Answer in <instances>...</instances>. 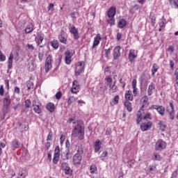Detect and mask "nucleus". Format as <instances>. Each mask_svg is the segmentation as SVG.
<instances>
[{"instance_id": "nucleus-1", "label": "nucleus", "mask_w": 178, "mask_h": 178, "mask_svg": "<svg viewBox=\"0 0 178 178\" xmlns=\"http://www.w3.org/2000/svg\"><path fill=\"white\" fill-rule=\"evenodd\" d=\"M84 124L83 121H78L76 124L72 131V137L76 138L77 137L79 140H84Z\"/></svg>"}, {"instance_id": "nucleus-2", "label": "nucleus", "mask_w": 178, "mask_h": 178, "mask_svg": "<svg viewBox=\"0 0 178 178\" xmlns=\"http://www.w3.org/2000/svg\"><path fill=\"white\" fill-rule=\"evenodd\" d=\"M147 119H151V113H146L144 115V109L140 108L136 114V123L140 124L141 120H143V122H147Z\"/></svg>"}, {"instance_id": "nucleus-3", "label": "nucleus", "mask_w": 178, "mask_h": 178, "mask_svg": "<svg viewBox=\"0 0 178 178\" xmlns=\"http://www.w3.org/2000/svg\"><path fill=\"white\" fill-rule=\"evenodd\" d=\"M149 109L150 111H154V109H155L161 116H163L165 115V108L163 106L154 104L149 108Z\"/></svg>"}, {"instance_id": "nucleus-4", "label": "nucleus", "mask_w": 178, "mask_h": 178, "mask_svg": "<svg viewBox=\"0 0 178 178\" xmlns=\"http://www.w3.org/2000/svg\"><path fill=\"white\" fill-rule=\"evenodd\" d=\"M69 31L71 34H73L74 40H78L80 38V35H79V29H77L74 25L70 24Z\"/></svg>"}, {"instance_id": "nucleus-5", "label": "nucleus", "mask_w": 178, "mask_h": 178, "mask_svg": "<svg viewBox=\"0 0 178 178\" xmlns=\"http://www.w3.org/2000/svg\"><path fill=\"white\" fill-rule=\"evenodd\" d=\"M165 148H166V142H165L162 139H160L156 141L155 144L156 151H163V149H165Z\"/></svg>"}, {"instance_id": "nucleus-6", "label": "nucleus", "mask_w": 178, "mask_h": 178, "mask_svg": "<svg viewBox=\"0 0 178 178\" xmlns=\"http://www.w3.org/2000/svg\"><path fill=\"white\" fill-rule=\"evenodd\" d=\"M84 72V62L79 61L77 63L75 68V76H80V74Z\"/></svg>"}, {"instance_id": "nucleus-7", "label": "nucleus", "mask_w": 178, "mask_h": 178, "mask_svg": "<svg viewBox=\"0 0 178 178\" xmlns=\"http://www.w3.org/2000/svg\"><path fill=\"white\" fill-rule=\"evenodd\" d=\"M152 127V122L151 121H142V124H140V129L142 131H147L149 130Z\"/></svg>"}, {"instance_id": "nucleus-8", "label": "nucleus", "mask_w": 178, "mask_h": 178, "mask_svg": "<svg viewBox=\"0 0 178 178\" xmlns=\"http://www.w3.org/2000/svg\"><path fill=\"white\" fill-rule=\"evenodd\" d=\"M73 50H67L65 52V62L66 65H70L72 63V56H73Z\"/></svg>"}, {"instance_id": "nucleus-9", "label": "nucleus", "mask_w": 178, "mask_h": 178, "mask_svg": "<svg viewBox=\"0 0 178 178\" xmlns=\"http://www.w3.org/2000/svg\"><path fill=\"white\" fill-rule=\"evenodd\" d=\"M51 67H52V56L49 55L45 61V71L46 73H48L49 70H51Z\"/></svg>"}, {"instance_id": "nucleus-10", "label": "nucleus", "mask_w": 178, "mask_h": 178, "mask_svg": "<svg viewBox=\"0 0 178 178\" xmlns=\"http://www.w3.org/2000/svg\"><path fill=\"white\" fill-rule=\"evenodd\" d=\"M142 107L141 109H144V108H147L148 105H149V98L147 95H144L141 99Z\"/></svg>"}, {"instance_id": "nucleus-11", "label": "nucleus", "mask_w": 178, "mask_h": 178, "mask_svg": "<svg viewBox=\"0 0 178 178\" xmlns=\"http://www.w3.org/2000/svg\"><path fill=\"white\" fill-rule=\"evenodd\" d=\"M12 103V99H10V96L9 94L6 93L5 97L3 99V106H10Z\"/></svg>"}, {"instance_id": "nucleus-12", "label": "nucleus", "mask_w": 178, "mask_h": 178, "mask_svg": "<svg viewBox=\"0 0 178 178\" xmlns=\"http://www.w3.org/2000/svg\"><path fill=\"white\" fill-rule=\"evenodd\" d=\"M70 158H72L70 149H66L61 153V159H63V161H67V159H70Z\"/></svg>"}, {"instance_id": "nucleus-13", "label": "nucleus", "mask_w": 178, "mask_h": 178, "mask_svg": "<svg viewBox=\"0 0 178 178\" xmlns=\"http://www.w3.org/2000/svg\"><path fill=\"white\" fill-rule=\"evenodd\" d=\"M61 168L63 170L65 171V175H70L72 172V169H70V167H69V164L67 163H62Z\"/></svg>"}, {"instance_id": "nucleus-14", "label": "nucleus", "mask_w": 178, "mask_h": 178, "mask_svg": "<svg viewBox=\"0 0 178 178\" xmlns=\"http://www.w3.org/2000/svg\"><path fill=\"white\" fill-rule=\"evenodd\" d=\"M79 90H80L79 82L74 81L72 83V88H71V92H72V94H77V92H79Z\"/></svg>"}, {"instance_id": "nucleus-15", "label": "nucleus", "mask_w": 178, "mask_h": 178, "mask_svg": "<svg viewBox=\"0 0 178 178\" xmlns=\"http://www.w3.org/2000/svg\"><path fill=\"white\" fill-rule=\"evenodd\" d=\"M120 49H122V47L120 46H118L115 47L113 51V58L116 60L120 58Z\"/></svg>"}, {"instance_id": "nucleus-16", "label": "nucleus", "mask_w": 178, "mask_h": 178, "mask_svg": "<svg viewBox=\"0 0 178 178\" xmlns=\"http://www.w3.org/2000/svg\"><path fill=\"white\" fill-rule=\"evenodd\" d=\"M102 40L101 38V34L98 33L95 38H94V42L92 48L94 49L95 47H98L99 45V42Z\"/></svg>"}, {"instance_id": "nucleus-17", "label": "nucleus", "mask_w": 178, "mask_h": 178, "mask_svg": "<svg viewBox=\"0 0 178 178\" xmlns=\"http://www.w3.org/2000/svg\"><path fill=\"white\" fill-rule=\"evenodd\" d=\"M81 159H83L81 155L75 154L73 157V163L74 165H79L80 162H81Z\"/></svg>"}, {"instance_id": "nucleus-18", "label": "nucleus", "mask_w": 178, "mask_h": 178, "mask_svg": "<svg viewBox=\"0 0 178 178\" xmlns=\"http://www.w3.org/2000/svg\"><path fill=\"white\" fill-rule=\"evenodd\" d=\"M115 15H116V8L111 7L107 12L108 17H115Z\"/></svg>"}, {"instance_id": "nucleus-19", "label": "nucleus", "mask_w": 178, "mask_h": 178, "mask_svg": "<svg viewBox=\"0 0 178 178\" xmlns=\"http://www.w3.org/2000/svg\"><path fill=\"white\" fill-rule=\"evenodd\" d=\"M33 31H34V25L33 24V23L29 22L26 25V27L25 29V32L26 33V34H30V33H33Z\"/></svg>"}, {"instance_id": "nucleus-20", "label": "nucleus", "mask_w": 178, "mask_h": 178, "mask_svg": "<svg viewBox=\"0 0 178 178\" xmlns=\"http://www.w3.org/2000/svg\"><path fill=\"white\" fill-rule=\"evenodd\" d=\"M102 145V142L99 140V139H97L94 145V148H95V152H98L99 149H101Z\"/></svg>"}, {"instance_id": "nucleus-21", "label": "nucleus", "mask_w": 178, "mask_h": 178, "mask_svg": "<svg viewBox=\"0 0 178 178\" xmlns=\"http://www.w3.org/2000/svg\"><path fill=\"white\" fill-rule=\"evenodd\" d=\"M58 39L62 44H66V42H67V39L65 38V31H62L60 32V34L58 35Z\"/></svg>"}, {"instance_id": "nucleus-22", "label": "nucleus", "mask_w": 178, "mask_h": 178, "mask_svg": "<svg viewBox=\"0 0 178 178\" xmlns=\"http://www.w3.org/2000/svg\"><path fill=\"white\" fill-rule=\"evenodd\" d=\"M29 108H31V101L30 99H26L25 101V107L23 109V112L27 113Z\"/></svg>"}, {"instance_id": "nucleus-23", "label": "nucleus", "mask_w": 178, "mask_h": 178, "mask_svg": "<svg viewBox=\"0 0 178 178\" xmlns=\"http://www.w3.org/2000/svg\"><path fill=\"white\" fill-rule=\"evenodd\" d=\"M170 119H171V120H175V106H173V103L170 102Z\"/></svg>"}, {"instance_id": "nucleus-24", "label": "nucleus", "mask_w": 178, "mask_h": 178, "mask_svg": "<svg viewBox=\"0 0 178 178\" xmlns=\"http://www.w3.org/2000/svg\"><path fill=\"white\" fill-rule=\"evenodd\" d=\"M136 58H137V55L134 54V49H131L129 54V62H134Z\"/></svg>"}, {"instance_id": "nucleus-25", "label": "nucleus", "mask_w": 178, "mask_h": 178, "mask_svg": "<svg viewBox=\"0 0 178 178\" xmlns=\"http://www.w3.org/2000/svg\"><path fill=\"white\" fill-rule=\"evenodd\" d=\"M8 69L9 70H10V69H12V66L13 65V54L10 53V56L8 58Z\"/></svg>"}, {"instance_id": "nucleus-26", "label": "nucleus", "mask_w": 178, "mask_h": 178, "mask_svg": "<svg viewBox=\"0 0 178 178\" xmlns=\"http://www.w3.org/2000/svg\"><path fill=\"white\" fill-rule=\"evenodd\" d=\"M154 90H155V84H154V83H151L147 89V95H149V97L152 95V91Z\"/></svg>"}, {"instance_id": "nucleus-27", "label": "nucleus", "mask_w": 178, "mask_h": 178, "mask_svg": "<svg viewBox=\"0 0 178 178\" xmlns=\"http://www.w3.org/2000/svg\"><path fill=\"white\" fill-rule=\"evenodd\" d=\"M35 41L38 45H40L42 43V41H44V36L41 35L40 34H38L35 38Z\"/></svg>"}, {"instance_id": "nucleus-28", "label": "nucleus", "mask_w": 178, "mask_h": 178, "mask_svg": "<svg viewBox=\"0 0 178 178\" xmlns=\"http://www.w3.org/2000/svg\"><path fill=\"white\" fill-rule=\"evenodd\" d=\"M132 87H133V94L134 97H136V95H137V80L136 79H133Z\"/></svg>"}, {"instance_id": "nucleus-29", "label": "nucleus", "mask_w": 178, "mask_h": 178, "mask_svg": "<svg viewBox=\"0 0 178 178\" xmlns=\"http://www.w3.org/2000/svg\"><path fill=\"white\" fill-rule=\"evenodd\" d=\"M47 111H49L51 113L55 112V104L54 103L49 102L46 105Z\"/></svg>"}, {"instance_id": "nucleus-30", "label": "nucleus", "mask_w": 178, "mask_h": 178, "mask_svg": "<svg viewBox=\"0 0 178 178\" xmlns=\"http://www.w3.org/2000/svg\"><path fill=\"white\" fill-rule=\"evenodd\" d=\"M125 99H127V101L133 100V95H131V90H127L125 92Z\"/></svg>"}, {"instance_id": "nucleus-31", "label": "nucleus", "mask_w": 178, "mask_h": 178, "mask_svg": "<svg viewBox=\"0 0 178 178\" xmlns=\"http://www.w3.org/2000/svg\"><path fill=\"white\" fill-rule=\"evenodd\" d=\"M76 149L78 152L76 153L77 155H81L84 152V148L81 145H76Z\"/></svg>"}, {"instance_id": "nucleus-32", "label": "nucleus", "mask_w": 178, "mask_h": 178, "mask_svg": "<svg viewBox=\"0 0 178 178\" xmlns=\"http://www.w3.org/2000/svg\"><path fill=\"white\" fill-rule=\"evenodd\" d=\"M127 24V22L125 19H122L118 21V27L119 29H123Z\"/></svg>"}, {"instance_id": "nucleus-33", "label": "nucleus", "mask_w": 178, "mask_h": 178, "mask_svg": "<svg viewBox=\"0 0 178 178\" xmlns=\"http://www.w3.org/2000/svg\"><path fill=\"white\" fill-rule=\"evenodd\" d=\"M50 44L54 49H58L59 48V42L56 40H52Z\"/></svg>"}, {"instance_id": "nucleus-34", "label": "nucleus", "mask_w": 178, "mask_h": 178, "mask_svg": "<svg viewBox=\"0 0 178 178\" xmlns=\"http://www.w3.org/2000/svg\"><path fill=\"white\" fill-rule=\"evenodd\" d=\"M159 69V67L156 64H153L152 67V76H155V73L158 72V70Z\"/></svg>"}, {"instance_id": "nucleus-35", "label": "nucleus", "mask_w": 178, "mask_h": 178, "mask_svg": "<svg viewBox=\"0 0 178 178\" xmlns=\"http://www.w3.org/2000/svg\"><path fill=\"white\" fill-rule=\"evenodd\" d=\"M124 106L127 108V111L128 112H131L133 111V108H131V103L129 101H126L124 102Z\"/></svg>"}, {"instance_id": "nucleus-36", "label": "nucleus", "mask_w": 178, "mask_h": 178, "mask_svg": "<svg viewBox=\"0 0 178 178\" xmlns=\"http://www.w3.org/2000/svg\"><path fill=\"white\" fill-rule=\"evenodd\" d=\"M2 112H3V118H5V116H6V115H8V113H9V106H3Z\"/></svg>"}, {"instance_id": "nucleus-37", "label": "nucleus", "mask_w": 178, "mask_h": 178, "mask_svg": "<svg viewBox=\"0 0 178 178\" xmlns=\"http://www.w3.org/2000/svg\"><path fill=\"white\" fill-rule=\"evenodd\" d=\"M149 173H151L152 175H155V173H156V167L154 165H149Z\"/></svg>"}, {"instance_id": "nucleus-38", "label": "nucleus", "mask_w": 178, "mask_h": 178, "mask_svg": "<svg viewBox=\"0 0 178 178\" xmlns=\"http://www.w3.org/2000/svg\"><path fill=\"white\" fill-rule=\"evenodd\" d=\"M107 23L110 24V26H115V17H111L107 18Z\"/></svg>"}, {"instance_id": "nucleus-39", "label": "nucleus", "mask_w": 178, "mask_h": 178, "mask_svg": "<svg viewBox=\"0 0 178 178\" xmlns=\"http://www.w3.org/2000/svg\"><path fill=\"white\" fill-rule=\"evenodd\" d=\"M77 97H74V96H70L67 100V104L70 105L71 104H73V102L77 101Z\"/></svg>"}, {"instance_id": "nucleus-40", "label": "nucleus", "mask_w": 178, "mask_h": 178, "mask_svg": "<svg viewBox=\"0 0 178 178\" xmlns=\"http://www.w3.org/2000/svg\"><path fill=\"white\" fill-rule=\"evenodd\" d=\"M111 51H112V47H109L108 49H104L105 58H106V59H109V55H111Z\"/></svg>"}, {"instance_id": "nucleus-41", "label": "nucleus", "mask_w": 178, "mask_h": 178, "mask_svg": "<svg viewBox=\"0 0 178 178\" xmlns=\"http://www.w3.org/2000/svg\"><path fill=\"white\" fill-rule=\"evenodd\" d=\"M154 161H162V157L158 153H154V156L152 158Z\"/></svg>"}, {"instance_id": "nucleus-42", "label": "nucleus", "mask_w": 178, "mask_h": 178, "mask_svg": "<svg viewBox=\"0 0 178 178\" xmlns=\"http://www.w3.org/2000/svg\"><path fill=\"white\" fill-rule=\"evenodd\" d=\"M33 111L35 113H38V115H40V113L42 112V110L41 109V106L33 107Z\"/></svg>"}, {"instance_id": "nucleus-43", "label": "nucleus", "mask_w": 178, "mask_h": 178, "mask_svg": "<svg viewBox=\"0 0 178 178\" xmlns=\"http://www.w3.org/2000/svg\"><path fill=\"white\" fill-rule=\"evenodd\" d=\"M54 156H60V148L59 146H56L54 150Z\"/></svg>"}, {"instance_id": "nucleus-44", "label": "nucleus", "mask_w": 178, "mask_h": 178, "mask_svg": "<svg viewBox=\"0 0 178 178\" xmlns=\"http://www.w3.org/2000/svg\"><path fill=\"white\" fill-rule=\"evenodd\" d=\"M26 87L28 88L29 90L34 88V83L31 81H28L26 83Z\"/></svg>"}, {"instance_id": "nucleus-45", "label": "nucleus", "mask_w": 178, "mask_h": 178, "mask_svg": "<svg viewBox=\"0 0 178 178\" xmlns=\"http://www.w3.org/2000/svg\"><path fill=\"white\" fill-rule=\"evenodd\" d=\"M32 106L35 107V106H41V103H40V102L37 99H34L32 102Z\"/></svg>"}, {"instance_id": "nucleus-46", "label": "nucleus", "mask_w": 178, "mask_h": 178, "mask_svg": "<svg viewBox=\"0 0 178 178\" xmlns=\"http://www.w3.org/2000/svg\"><path fill=\"white\" fill-rule=\"evenodd\" d=\"M116 82H114V84L113 85H112V83H111V86H109V88H110V91H111V92H116V88H117V87H116V86H115V83Z\"/></svg>"}, {"instance_id": "nucleus-47", "label": "nucleus", "mask_w": 178, "mask_h": 178, "mask_svg": "<svg viewBox=\"0 0 178 178\" xmlns=\"http://www.w3.org/2000/svg\"><path fill=\"white\" fill-rule=\"evenodd\" d=\"M134 163H136V161L130 160L127 163V166H128V168H133Z\"/></svg>"}, {"instance_id": "nucleus-48", "label": "nucleus", "mask_w": 178, "mask_h": 178, "mask_svg": "<svg viewBox=\"0 0 178 178\" xmlns=\"http://www.w3.org/2000/svg\"><path fill=\"white\" fill-rule=\"evenodd\" d=\"M5 60H6V56L0 50V62H5Z\"/></svg>"}, {"instance_id": "nucleus-49", "label": "nucleus", "mask_w": 178, "mask_h": 178, "mask_svg": "<svg viewBox=\"0 0 178 178\" xmlns=\"http://www.w3.org/2000/svg\"><path fill=\"white\" fill-rule=\"evenodd\" d=\"M59 162V156H55L54 155L53 158V163L54 165H58V163Z\"/></svg>"}, {"instance_id": "nucleus-50", "label": "nucleus", "mask_w": 178, "mask_h": 178, "mask_svg": "<svg viewBox=\"0 0 178 178\" xmlns=\"http://www.w3.org/2000/svg\"><path fill=\"white\" fill-rule=\"evenodd\" d=\"M79 16H80V14H79V12H73L71 13L72 19H77Z\"/></svg>"}, {"instance_id": "nucleus-51", "label": "nucleus", "mask_w": 178, "mask_h": 178, "mask_svg": "<svg viewBox=\"0 0 178 178\" xmlns=\"http://www.w3.org/2000/svg\"><path fill=\"white\" fill-rule=\"evenodd\" d=\"M90 173H95L97 172V165H92L90 168Z\"/></svg>"}, {"instance_id": "nucleus-52", "label": "nucleus", "mask_w": 178, "mask_h": 178, "mask_svg": "<svg viewBox=\"0 0 178 178\" xmlns=\"http://www.w3.org/2000/svg\"><path fill=\"white\" fill-rule=\"evenodd\" d=\"M12 145L13 148L15 149L19 147V142L17 141V140H13Z\"/></svg>"}, {"instance_id": "nucleus-53", "label": "nucleus", "mask_w": 178, "mask_h": 178, "mask_svg": "<svg viewBox=\"0 0 178 178\" xmlns=\"http://www.w3.org/2000/svg\"><path fill=\"white\" fill-rule=\"evenodd\" d=\"M108 156V152H104L101 156H100V159L102 161H104L105 158Z\"/></svg>"}, {"instance_id": "nucleus-54", "label": "nucleus", "mask_w": 178, "mask_h": 178, "mask_svg": "<svg viewBox=\"0 0 178 178\" xmlns=\"http://www.w3.org/2000/svg\"><path fill=\"white\" fill-rule=\"evenodd\" d=\"M106 80L107 82V86H108V87H111V84H112V81H113V79H112V78H111L110 76H108Z\"/></svg>"}, {"instance_id": "nucleus-55", "label": "nucleus", "mask_w": 178, "mask_h": 178, "mask_svg": "<svg viewBox=\"0 0 178 178\" xmlns=\"http://www.w3.org/2000/svg\"><path fill=\"white\" fill-rule=\"evenodd\" d=\"M149 19H151V22L154 26L155 24V20H156V18L152 15V13H150Z\"/></svg>"}, {"instance_id": "nucleus-56", "label": "nucleus", "mask_w": 178, "mask_h": 178, "mask_svg": "<svg viewBox=\"0 0 178 178\" xmlns=\"http://www.w3.org/2000/svg\"><path fill=\"white\" fill-rule=\"evenodd\" d=\"M119 99H120L119 95H116L113 99V101H114L113 104L118 105V104H119Z\"/></svg>"}, {"instance_id": "nucleus-57", "label": "nucleus", "mask_w": 178, "mask_h": 178, "mask_svg": "<svg viewBox=\"0 0 178 178\" xmlns=\"http://www.w3.org/2000/svg\"><path fill=\"white\" fill-rule=\"evenodd\" d=\"M4 92H5V89H3V85H1V86H0V95H1V97H3Z\"/></svg>"}, {"instance_id": "nucleus-58", "label": "nucleus", "mask_w": 178, "mask_h": 178, "mask_svg": "<svg viewBox=\"0 0 178 178\" xmlns=\"http://www.w3.org/2000/svg\"><path fill=\"white\" fill-rule=\"evenodd\" d=\"M56 99H60V98H62V92L60 91L56 94Z\"/></svg>"}, {"instance_id": "nucleus-59", "label": "nucleus", "mask_w": 178, "mask_h": 178, "mask_svg": "<svg viewBox=\"0 0 178 178\" xmlns=\"http://www.w3.org/2000/svg\"><path fill=\"white\" fill-rule=\"evenodd\" d=\"M159 127L163 130V129H165V127H166V125L163 124V123L162 122V121H159V122L158 123Z\"/></svg>"}, {"instance_id": "nucleus-60", "label": "nucleus", "mask_w": 178, "mask_h": 178, "mask_svg": "<svg viewBox=\"0 0 178 178\" xmlns=\"http://www.w3.org/2000/svg\"><path fill=\"white\" fill-rule=\"evenodd\" d=\"M51 140H52V131L49 133L47 136V141H51Z\"/></svg>"}, {"instance_id": "nucleus-61", "label": "nucleus", "mask_w": 178, "mask_h": 178, "mask_svg": "<svg viewBox=\"0 0 178 178\" xmlns=\"http://www.w3.org/2000/svg\"><path fill=\"white\" fill-rule=\"evenodd\" d=\"M165 22H166V20L163 19L162 21L159 22V26L161 28L165 27Z\"/></svg>"}, {"instance_id": "nucleus-62", "label": "nucleus", "mask_w": 178, "mask_h": 178, "mask_svg": "<svg viewBox=\"0 0 178 178\" xmlns=\"http://www.w3.org/2000/svg\"><path fill=\"white\" fill-rule=\"evenodd\" d=\"M27 48L29 49V51H34L35 48L33 44H28Z\"/></svg>"}, {"instance_id": "nucleus-63", "label": "nucleus", "mask_w": 178, "mask_h": 178, "mask_svg": "<svg viewBox=\"0 0 178 178\" xmlns=\"http://www.w3.org/2000/svg\"><path fill=\"white\" fill-rule=\"evenodd\" d=\"M38 58L41 62V60H42V59L44 58V53H38Z\"/></svg>"}, {"instance_id": "nucleus-64", "label": "nucleus", "mask_w": 178, "mask_h": 178, "mask_svg": "<svg viewBox=\"0 0 178 178\" xmlns=\"http://www.w3.org/2000/svg\"><path fill=\"white\" fill-rule=\"evenodd\" d=\"M14 92H15V94H20V88L16 86L14 89Z\"/></svg>"}]
</instances>
